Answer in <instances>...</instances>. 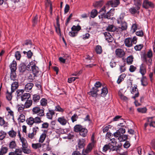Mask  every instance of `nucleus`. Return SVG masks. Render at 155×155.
Listing matches in <instances>:
<instances>
[{"mask_svg":"<svg viewBox=\"0 0 155 155\" xmlns=\"http://www.w3.org/2000/svg\"><path fill=\"white\" fill-rule=\"evenodd\" d=\"M137 41V38L134 36L133 38H126L124 41V44L126 46L130 48L133 46V44H135Z\"/></svg>","mask_w":155,"mask_h":155,"instance_id":"nucleus-1","label":"nucleus"},{"mask_svg":"<svg viewBox=\"0 0 155 155\" xmlns=\"http://www.w3.org/2000/svg\"><path fill=\"white\" fill-rule=\"evenodd\" d=\"M33 114H38L40 117H43L45 115L44 109L42 108L40 109L38 107H35L32 109Z\"/></svg>","mask_w":155,"mask_h":155,"instance_id":"nucleus-2","label":"nucleus"},{"mask_svg":"<svg viewBox=\"0 0 155 155\" xmlns=\"http://www.w3.org/2000/svg\"><path fill=\"white\" fill-rule=\"evenodd\" d=\"M154 4L149 0H143L142 4V7L146 9L153 8H154Z\"/></svg>","mask_w":155,"mask_h":155,"instance_id":"nucleus-3","label":"nucleus"},{"mask_svg":"<svg viewBox=\"0 0 155 155\" xmlns=\"http://www.w3.org/2000/svg\"><path fill=\"white\" fill-rule=\"evenodd\" d=\"M114 9H111L106 14H105L104 15L101 14L100 15H99L98 17L99 19H101L102 20L105 18L108 19H110L111 16H113L114 14L113 12L114 11Z\"/></svg>","mask_w":155,"mask_h":155,"instance_id":"nucleus-4","label":"nucleus"},{"mask_svg":"<svg viewBox=\"0 0 155 155\" xmlns=\"http://www.w3.org/2000/svg\"><path fill=\"white\" fill-rule=\"evenodd\" d=\"M100 91V90L97 89L96 87H93L91 91L87 93L90 95V97L91 96L96 98L97 96H99V94L100 93H99V92Z\"/></svg>","mask_w":155,"mask_h":155,"instance_id":"nucleus-5","label":"nucleus"},{"mask_svg":"<svg viewBox=\"0 0 155 155\" xmlns=\"http://www.w3.org/2000/svg\"><path fill=\"white\" fill-rule=\"evenodd\" d=\"M58 121L62 126H65L68 123V120L65 116H62L58 118Z\"/></svg>","mask_w":155,"mask_h":155,"instance_id":"nucleus-6","label":"nucleus"},{"mask_svg":"<svg viewBox=\"0 0 155 155\" xmlns=\"http://www.w3.org/2000/svg\"><path fill=\"white\" fill-rule=\"evenodd\" d=\"M136 7H132L129 9V11L132 15H134L136 13L139 14V10L141 6L139 5H135Z\"/></svg>","mask_w":155,"mask_h":155,"instance_id":"nucleus-7","label":"nucleus"},{"mask_svg":"<svg viewBox=\"0 0 155 155\" xmlns=\"http://www.w3.org/2000/svg\"><path fill=\"white\" fill-rule=\"evenodd\" d=\"M130 90V92L132 94H134L135 93H135L134 96H133L132 97L134 99H135L136 98L138 97L139 96V93L138 91V89L137 88V85L135 84L134 85V87H132Z\"/></svg>","mask_w":155,"mask_h":155,"instance_id":"nucleus-8","label":"nucleus"},{"mask_svg":"<svg viewBox=\"0 0 155 155\" xmlns=\"http://www.w3.org/2000/svg\"><path fill=\"white\" fill-rule=\"evenodd\" d=\"M34 75L36 77L38 76L41 73V71L39 70V68L36 66L35 64H34V66H33L31 70Z\"/></svg>","mask_w":155,"mask_h":155,"instance_id":"nucleus-9","label":"nucleus"},{"mask_svg":"<svg viewBox=\"0 0 155 155\" xmlns=\"http://www.w3.org/2000/svg\"><path fill=\"white\" fill-rule=\"evenodd\" d=\"M115 52L117 57L119 58L123 57L125 54V52L123 49L120 48L117 49Z\"/></svg>","mask_w":155,"mask_h":155,"instance_id":"nucleus-10","label":"nucleus"},{"mask_svg":"<svg viewBox=\"0 0 155 155\" xmlns=\"http://www.w3.org/2000/svg\"><path fill=\"white\" fill-rule=\"evenodd\" d=\"M120 3L119 0H111L108 1L107 3V5L115 7H117Z\"/></svg>","mask_w":155,"mask_h":155,"instance_id":"nucleus-11","label":"nucleus"},{"mask_svg":"<svg viewBox=\"0 0 155 155\" xmlns=\"http://www.w3.org/2000/svg\"><path fill=\"white\" fill-rule=\"evenodd\" d=\"M100 91L99 92L100 93L99 95H101V96L103 97H105L107 94L108 91L107 87H103L102 88H101Z\"/></svg>","mask_w":155,"mask_h":155,"instance_id":"nucleus-12","label":"nucleus"},{"mask_svg":"<svg viewBox=\"0 0 155 155\" xmlns=\"http://www.w3.org/2000/svg\"><path fill=\"white\" fill-rule=\"evenodd\" d=\"M139 72L141 74L142 76H144L147 73L146 66L143 63L140 66Z\"/></svg>","mask_w":155,"mask_h":155,"instance_id":"nucleus-13","label":"nucleus"},{"mask_svg":"<svg viewBox=\"0 0 155 155\" xmlns=\"http://www.w3.org/2000/svg\"><path fill=\"white\" fill-rule=\"evenodd\" d=\"M55 114L54 110H53L48 109V111L46 114L47 118L50 120H52L53 116Z\"/></svg>","mask_w":155,"mask_h":155,"instance_id":"nucleus-14","label":"nucleus"},{"mask_svg":"<svg viewBox=\"0 0 155 155\" xmlns=\"http://www.w3.org/2000/svg\"><path fill=\"white\" fill-rule=\"evenodd\" d=\"M94 143L95 141L93 139L91 142L88 145L86 149L85 150H86L87 152H90L94 147Z\"/></svg>","mask_w":155,"mask_h":155,"instance_id":"nucleus-15","label":"nucleus"},{"mask_svg":"<svg viewBox=\"0 0 155 155\" xmlns=\"http://www.w3.org/2000/svg\"><path fill=\"white\" fill-rule=\"evenodd\" d=\"M88 132L87 129L83 127L79 132L80 135L83 137H85L87 135Z\"/></svg>","mask_w":155,"mask_h":155,"instance_id":"nucleus-16","label":"nucleus"},{"mask_svg":"<svg viewBox=\"0 0 155 155\" xmlns=\"http://www.w3.org/2000/svg\"><path fill=\"white\" fill-rule=\"evenodd\" d=\"M26 64L25 63H21L19 66L18 69L20 72L23 73L25 72L26 70Z\"/></svg>","mask_w":155,"mask_h":155,"instance_id":"nucleus-17","label":"nucleus"},{"mask_svg":"<svg viewBox=\"0 0 155 155\" xmlns=\"http://www.w3.org/2000/svg\"><path fill=\"white\" fill-rule=\"evenodd\" d=\"M34 84L32 83H27L25 86L24 91L25 90L26 92H29L31 90Z\"/></svg>","mask_w":155,"mask_h":155,"instance_id":"nucleus-18","label":"nucleus"},{"mask_svg":"<svg viewBox=\"0 0 155 155\" xmlns=\"http://www.w3.org/2000/svg\"><path fill=\"white\" fill-rule=\"evenodd\" d=\"M17 63L15 61L13 60L9 66L11 71H16L17 69Z\"/></svg>","mask_w":155,"mask_h":155,"instance_id":"nucleus-19","label":"nucleus"},{"mask_svg":"<svg viewBox=\"0 0 155 155\" xmlns=\"http://www.w3.org/2000/svg\"><path fill=\"white\" fill-rule=\"evenodd\" d=\"M18 86V82L15 81L11 85V93L14 92Z\"/></svg>","mask_w":155,"mask_h":155,"instance_id":"nucleus-20","label":"nucleus"},{"mask_svg":"<svg viewBox=\"0 0 155 155\" xmlns=\"http://www.w3.org/2000/svg\"><path fill=\"white\" fill-rule=\"evenodd\" d=\"M31 97V94L29 93H25L22 96H21V100L22 101H24L26 100H29Z\"/></svg>","mask_w":155,"mask_h":155,"instance_id":"nucleus-21","label":"nucleus"},{"mask_svg":"<svg viewBox=\"0 0 155 155\" xmlns=\"http://www.w3.org/2000/svg\"><path fill=\"white\" fill-rule=\"evenodd\" d=\"M8 149L6 147L2 146L0 150V155H4L7 153Z\"/></svg>","mask_w":155,"mask_h":155,"instance_id":"nucleus-22","label":"nucleus"},{"mask_svg":"<svg viewBox=\"0 0 155 155\" xmlns=\"http://www.w3.org/2000/svg\"><path fill=\"white\" fill-rule=\"evenodd\" d=\"M32 100L31 99L27 100L24 104L25 108H28L30 107L32 104Z\"/></svg>","mask_w":155,"mask_h":155,"instance_id":"nucleus-23","label":"nucleus"},{"mask_svg":"<svg viewBox=\"0 0 155 155\" xmlns=\"http://www.w3.org/2000/svg\"><path fill=\"white\" fill-rule=\"evenodd\" d=\"M32 100L35 103H37L39 102L40 97V95L38 94L33 95L32 96Z\"/></svg>","mask_w":155,"mask_h":155,"instance_id":"nucleus-24","label":"nucleus"},{"mask_svg":"<svg viewBox=\"0 0 155 155\" xmlns=\"http://www.w3.org/2000/svg\"><path fill=\"white\" fill-rule=\"evenodd\" d=\"M23 53L24 55H26V57L28 59L31 58L33 54V53L30 50H29L27 52L24 51Z\"/></svg>","mask_w":155,"mask_h":155,"instance_id":"nucleus-25","label":"nucleus"},{"mask_svg":"<svg viewBox=\"0 0 155 155\" xmlns=\"http://www.w3.org/2000/svg\"><path fill=\"white\" fill-rule=\"evenodd\" d=\"M31 147L33 149L36 150L41 148L42 147V144L39 142L35 143H33L32 144Z\"/></svg>","mask_w":155,"mask_h":155,"instance_id":"nucleus-26","label":"nucleus"},{"mask_svg":"<svg viewBox=\"0 0 155 155\" xmlns=\"http://www.w3.org/2000/svg\"><path fill=\"white\" fill-rule=\"evenodd\" d=\"M140 81L141 85L144 86H146L148 84L147 81V78L146 76H142Z\"/></svg>","mask_w":155,"mask_h":155,"instance_id":"nucleus-27","label":"nucleus"},{"mask_svg":"<svg viewBox=\"0 0 155 155\" xmlns=\"http://www.w3.org/2000/svg\"><path fill=\"white\" fill-rule=\"evenodd\" d=\"M24 92V90H18L16 91L17 98L18 99L21 98V96L23 95V94Z\"/></svg>","mask_w":155,"mask_h":155,"instance_id":"nucleus-28","label":"nucleus"},{"mask_svg":"<svg viewBox=\"0 0 155 155\" xmlns=\"http://www.w3.org/2000/svg\"><path fill=\"white\" fill-rule=\"evenodd\" d=\"M103 4V2L102 1L97 2L93 4L94 7L97 8H100L102 6Z\"/></svg>","mask_w":155,"mask_h":155,"instance_id":"nucleus-29","label":"nucleus"},{"mask_svg":"<svg viewBox=\"0 0 155 155\" xmlns=\"http://www.w3.org/2000/svg\"><path fill=\"white\" fill-rule=\"evenodd\" d=\"M83 127L81 125H76L74 127V131L76 132H79Z\"/></svg>","mask_w":155,"mask_h":155,"instance_id":"nucleus-30","label":"nucleus"},{"mask_svg":"<svg viewBox=\"0 0 155 155\" xmlns=\"http://www.w3.org/2000/svg\"><path fill=\"white\" fill-rule=\"evenodd\" d=\"M84 142L85 141L83 139L82 140H79L78 144V147L79 149H82L84 148L85 145Z\"/></svg>","mask_w":155,"mask_h":155,"instance_id":"nucleus-31","label":"nucleus"},{"mask_svg":"<svg viewBox=\"0 0 155 155\" xmlns=\"http://www.w3.org/2000/svg\"><path fill=\"white\" fill-rule=\"evenodd\" d=\"M46 137V134L45 133H42L41 135L39 140V142L41 143H42L45 141Z\"/></svg>","mask_w":155,"mask_h":155,"instance_id":"nucleus-32","label":"nucleus"},{"mask_svg":"<svg viewBox=\"0 0 155 155\" xmlns=\"http://www.w3.org/2000/svg\"><path fill=\"white\" fill-rule=\"evenodd\" d=\"M27 124L31 126L34 123V118L32 117H30L27 118L26 120Z\"/></svg>","mask_w":155,"mask_h":155,"instance_id":"nucleus-33","label":"nucleus"},{"mask_svg":"<svg viewBox=\"0 0 155 155\" xmlns=\"http://www.w3.org/2000/svg\"><path fill=\"white\" fill-rule=\"evenodd\" d=\"M126 75L125 74H123L120 75L118 78L117 81V83L120 84L122 81L124 80V78L125 77Z\"/></svg>","mask_w":155,"mask_h":155,"instance_id":"nucleus-34","label":"nucleus"},{"mask_svg":"<svg viewBox=\"0 0 155 155\" xmlns=\"http://www.w3.org/2000/svg\"><path fill=\"white\" fill-rule=\"evenodd\" d=\"M17 76L15 73V71H11L10 78L13 81L16 80Z\"/></svg>","mask_w":155,"mask_h":155,"instance_id":"nucleus-35","label":"nucleus"},{"mask_svg":"<svg viewBox=\"0 0 155 155\" xmlns=\"http://www.w3.org/2000/svg\"><path fill=\"white\" fill-rule=\"evenodd\" d=\"M95 51L97 54H101L102 51L101 47L98 45H97L95 48Z\"/></svg>","mask_w":155,"mask_h":155,"instance_id":"nucleus-36","label":"nucleus"},{"mask_svg":"<svg viewBox=\"0 0 155 155\" xmlns=\"http://www.w3.org/2000/svg\"><path fill=\"white\" fill-rule=\"evenodd\" d=\"M143 61V63H145L146 64L148 65L149 66H150L152 64V59L151 58H149V59H148L147 58Z\"/></svg>","mask_w":155,"mask_h":155,"instance_id":"nucleus-37","label":"nucleus"},{"mask_svg":"<svg viewBox=\"0 0 155 155\" xmlns=\"http://www.w3.org/2000/svg\"><path fill=\"white\" fill-rule=\"evenodd\" d=\"M81 29V27L78 25L77 26L73 25L71 28V29L72 31H77L76 32H77L79 31Z\"/></svg>","mask_w":155,"mask_h":155,"instance_id":"nucleus-38","label":"nucleus"},{"mask_svg":"<svg viewBox=\"0 0 155 155\" xmlns=\"http://www.w3.org/2000/svg\"><path fill=\"white\" fill-rule=\"evenodd\" d=\"M97 14L98 12L97 10L95 9H93L91 12V17L92 18H94L97 16Z\"/></svg>","mask_w":155,"mask_h":155,"instance_id":"nucleus-39","label":"nucleus"},{"mask_svg":"<svg viewBox=\"0 0 155 155\" xmlns=\"http://www.w3.org/2000/svg\"><path fill=\"white\" fill-rule=\"evenodd\" d=\"M106 30L110 31H114L115 30V27L113 25H109L107 27Z\"/></svg>","mask_w":155,"mask_h":155,"instance_id":"nucleus-40","label":"nucleus"},{"mask_svg":"<svg viewBox=\"0 0 155 155\" xmlns=\"http://www.w3.org/2000/svg\"><path fill=\"white\" fill-rule=\"evenodd\" d=\"M40 104L42 106H45L47 104V100L45 98H42L40 100Z\"/></svg>","mask_w":155,"mask_h":155,"instance_id":"nucleus-41","label":"nucleus"},{"mask_svg":"<svg viewBox=\"0 0 155 155\" xmlns=\"http://www.w3.org/2000/svg\"><path fill=\"white\" fill-rule=\"evenodd\" d=\"M6 132L3 130L0 131V140H2L4 139L6 135Z\"/></svg>","mask_w":155,"mask_h":155,"instance_id":"nucleus-42","label":"nucleus"},{"mask_svg":"<svg viewBox=\"0 0 155 155\" xmlns=\"http://www.w3.org/2000/svg\"><path fill=\"white\" fill-rule=\"evenodd\" d=\"M33 62H30L27 66L26 69L28 71H31L32 69L33 66H34V64H33Z\"/></svg>","mask_w":155,"mask_h":155,"instance_id":"nucleus-43","label":"nucleus"},{"mask_svg":"<svg viewBox=\"0 0 155 155\" xmlns=\"http://www.w3.org/2000/svg\"><path fill=\"white\" fill-rule=\"evenodd\" d=\"M134 57L132 55L128 56L127 59V62L129 64H131L133 61Z\"/></svg>","mask_w":155,"mask_h":155,"instance_id":"nucleus-44","label":"nucleus"},{"mask_svg":"<svg viewBox=\"0 0 155 155\" xmlns=\"http://www.w3.org/2000/svg\"><path fill=\"white\" fill-rule=\"evenodd\" d=\"M32 45V43L31 41L30 40H26L25 43L22 44L23 46L25 45H27L29 46L30 48L31 47V46Z\"/></svg>","mask_w":155,"mask_h":155,"instance_id":"nucleus-45","label":"nucleus"},{"mask_svg":"<svg viewBox=\"0 0 155 155\" xmlns=\"http://www.w3.org/2000/svg\"><path fill=\"white\" fill-rule=\"evenodd\" d=\"M137 111L140 113H145L147 110V109L146 107H140L137 109Z\"/></svg>","mask_w":155,"mask_h":155,"instance_id":"nucleus-46","label":"nucleus"},{"mask_svg":"<svg viewBox=\"0 0 155 155\" xmlns=\"http://www.w3.org/2000/svg\"><path fill=\"white\" fill-rule=\"evenodd\" d=\"M10 137H15L16 134V132L14 130H12L10 131L8 133Z\"/></svg>","mask_w":155,"mask_h":155,"instance_id":"nucleus-47","label":"nucleus"},{"mask_svg":"<svg viewBox=\"0 0 155 155\" xmlns=\"http://www.w3.org/2000/svg\"><path fill=\"white\" fill-rule=\"evenodd\" d=\"M124 18V15L123 14H121L119 17L117 19V22L118 24H120L123 22V20Z\"/></svg>","mask_w":155,"mask_h":155,"instance_id":"nucleus-48","label":"nucleus"},{"mask_svg":"<svg viewBox=\"0 0 155 155\" xmlns=\"http://www.w3.org/2000/svg\"><path fill=\"white\" fill-rule=\"evenodd\" d=\"M56 31L58 35L61 36V31L60 28V25H57L56 26H55Z\"/></svg>","mask_w":155,"mask_h":155,"instance_id":"nucleus-49","label":"nucleus"},{"mask_svg":"<svg viewBox=\"0 0 155 155\" xmlns=\"http://www.w3.org/2000/svg\"><path fill=\"white\" fill-rule=\"evenodd\" d=\"M15 155H23L22 154V150L21 149L16 148L15 150Z\"/></svg>","mask_w":155,"mask_h":155,"instance_id":"nucleus-50","label":"nucleus"},{"mask_svg":"<svg viewBox=\"0 0 155 155\" xmlns=\"http://www.w3.org/2000/svg\"><path fill=\"white\" fill-rule=\"evenodd\" d=\"M16 146V144L15 141H12L9 144V147L10 148H15Z\"/></svg>","mask_w":155,"mask_h":155,"instance_id":"nucleus-51","label":"nucleus"},{"mask_svg":"<svg viewBox=\"0 0 155 155\" xmlns=\"http://www.w3.org/2000/svg\"><path fill=\"white\" fill-rule=\"evenodd\" d=\"M34 122L35 123H40L43 122V121L41 120V118L38 117H36L34 118Z\"/></svg>","mask_w":155,"mask_h":155,"instance_id":"nucleus-52","label":"nucleus"},{"mask_svg":"<svg viewBox=\"0 0 155 155\" xmlns=\"http://www.w3.org/2000/svg\"><path fill=\"white\" fill-rule=\"evenodd\" d=\"M143 46V45L142 44L137 45L134 47V49L136 51H140L142 49Z\"/></svg>","mask_w":155,"mask_h":155,"instance_id":"nucleus-53","label":"nucleus"},{"mask_svg":"<svg viewBox=\"0 0 155 155\" xmlns=\"http://www.w3.org/2000/svg\"><path fill=\"white\" fill-rule=\"evenodd\" d=\"M21 56L20 52L19 51H17L15 52V57L17 60H19L21 58Z\"/></svg>","mask_w":155,"mask_h":155,"instance_id":"nucleus-54","label":"nucleus"},{"mask_svg":"<svg viewBox=\"0 0 155 155\" xmlns=\"http://www.w3.org/2000/svg\"><path fill=\"white\" fill-rule=\"evenodd\" d=\"M18 110L19 112L22 111L25 108V107L23 104L18 105L17 106Z\"/></svg>","mask_w":155,"mask_h":155,"instance_id":"nucleus-55","label":"nucleus"},{"mask_svg":"<svg viewBox=\"0 0 155 155\" xmlns=\"http://www.w3.org/2000/svg\"><path fill=\"white\" fill-rule=\"evenodd\" d=\"M109 143V150L110 151H116V146L114 145H112L111 143Z\"/></svg>","mask_w":155,"mask_h":155,"instance_id":"nucleus-56","label":"nucleus"},{"mask_svg":"<svg viewBox=\"0 0 155 155\" xmlns=\"http://www.w3.org/2000/svg\"><path fill=\"white\" fill-rule=\"evenodd\" d=\"M55 110L62 112H63L64 111V110L61 108L59 105L55 106Z\"/></svg>","mask_w":155,"mask_h":155,"instance_id":"nucleus-57","label":"nucleus"},{"mask_svg":"<svg viewBox=\"0 0 155 155\" xmlns=\"http://www.w3.org/2000/svg\"><path fill=\"white\" fill-rule=\"evenodd\" d=\"M102 86L101 83L99 81H97L94 84L95 87H96L98 89H100L101 87Z\"/></svg>","mask_w":155,"mask_h":155,"instance_id":"nucleus-58","label":"nucleus"},{"mask_svg":"<svg viewBox=\"0 0 155 155\" xmlns=\"http://www.w3.org/2000/svg\"><path fill=\"white\" fill-rule=\"evenodd\" d=\"M78 118V117L77 114H74L71 117V118L72 122H74V121H76Z\"/></svg>","mask_w":155,"mask_h":155,"instance_id":"nucleus-59","label":"nucleus"},{"mask_svg":"<svg viewBox=\"0 0 155 155\" xmlns=\"http://www.w3.org/2000/svg\"><path fill=\"white\" fill-rule=\"evenodd\" d=\"M121 28L123 30H126L127 28V24L126 22H124L121 23Z\"/></svg>","mask_w":155,"mask_h":155,"instance_id":"nucleus-60","label":"nucleus"},{"mask_svg":"<svg viewBox=\"0 0 155 155\" xmlns=\"http://www.w3.org/2000/svg\"><path fill=\"white\" fill-rule=\"evenodd\" d=\"M122 31L123 30L120 27L116 28L115 27V30L114 31L116 32L118 34H119L121 33Z\"/></svg>","mask_w":155,"mask_h":155,"instance_id":"nucleus-61","label":"nucleus"},{"mask_svg":"<svg viewBox=\"0 0 155 155\" xmlns=\"http://www.w3.org/2000/svg\"><path fill=\"white\" fill-rule=\"evenodd\" d=\"M109 143H108V144H106L104 146L103 149V152H106L108 150H109Z\"/></svg>","mask_w":155,"mask_h":155,"instance_id":"nucleus-62","label":"nucleus"},{"mask_svg":"<svg viewBox=\"0 0 155 155\" xmlns=\"http://www.w3.org/2000/svg\"><path fill=\"white\" fill-rule=\"evenodd\" d=\"M146 55L149 58H151L153 56V53L152 50L150 49L147 53Z\"/></svg>","mask_w":155,"mask_h":155,"instance_id":"nucleus-63","label":"nucleus"},{"mask_svg":"<svg viewBox=\"0 0 155 155\" xmlns=\"http://www.w3.org/2000/svg\"><path fill=\"white\" fill-rule=\"evenodd\" d=\"M22 152L26 154H29L30 153L31 151L30 150L27 148H22L21 149Z\"/></svg>","mask_w":155,"mask_h":155,"instance_id":"nucleus-64","label":"nucleus"}]
</instances>
